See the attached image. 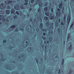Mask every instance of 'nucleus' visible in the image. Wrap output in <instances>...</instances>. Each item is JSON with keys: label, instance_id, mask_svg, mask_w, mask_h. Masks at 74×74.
<instances>
[{"label": "nucleus", "instance_id": "c03bdc74", "mask_svg": "<svg viewBox=\"0 0 74 74\" xmlns=\"http://www.w3.org/2000/svg\"><path fill=\"white\" fill-rule=\"evenodd\" d=\"M42 31H46V29H42Z\"/></svg>", "mask_w": 74, "mask_h": 74}, {"label": "nucleus", "instance_id": "9d476101", "mask_svg": "<svg viewBox=\"0 0 74 74\" xmlns=\"http://www.w3.org/2000/svg\"><path fill=\"white\" fill-rule=\"evenodd\" d=\"M50 19H54V17L53 16H52L51 17H50Z\"/></svg>", "mask_w": 74, "mask_h": 74}, {"label": "nucleus", "instance_id": "de8ad7c7", "mask_svg": "<svg viewBox=\"0 0 74 74\" xmlns=\"http://www.w3.org/2000/svg\"><path fill=\"white\" fill-rule=\"evenodd\" d=\"M21 8L22 9H23L24 8V7H23V6H21Z\"/></svg>", "mask_w": 74, "mask_h": 74}, {"label": "nucleus", "instance_id": "69168bd1", "mask_svg": "<svg viewBox=\"0 0 74 74\" xmlns=\"http://www.w3.org/2000/svg\"><path fill=\"white\" fill-rule=\"evenodd\" d=\"M26 46H27L28 45V44H26Z\"/></svg>", "mask_w": 74, "mask_h": 74}, {"label": "nucleus", "instance_id": "aec40b11", "mask_svg": "<svg viewBox=\"0 0 74 74\" xmlns=\"http://www.w3.org/2000/svg\"><path fill=\"white\" fill-rule=\"evenodd\" d=\"M64 58H63L62 60V65H63V64H64Z\"/></svg>", "mask_w": 74, "mask_h": 74}, {"label": "nucleus", "instance_id": "79ce46f5", "mask_svg": "<svg viewBox=\"0 0 74 74\" xmlns=\"http://www.w3.org/2000/svg\"><path fill=\"white\" fill-rule=\"evenodd\" d=\"M36 30L37 32L39 30V28H37Z\"/></svg>", "mask_w": 74, "mask_h": 74}, {"label": "nucleus", "instance_id": "6e6d98bb", "mask_svg": "<svg viewBox=\"0 0 74 74\" xmlns=\"http://www.w3.org/2000/svg\"><path fill=\"white\" fill-rule=\"evenodd\" d=\"M20 30H24V29L23 28H21Z\"/></svg>", "mask_w": 74, "mask_h": 74}, {"label": "nucleus", "instance_id": "052dcab7", "mask_svg": "<svg viewBox=\"0 0 74 74\" xmlns=\"http://www.w3.org/2000/svg\"><path fill=\"white\" fill-rule=\"evenodd\" d=\"M32 18H31L30 19V21H32Z\"/></svg>", "mask_w": 74, "mask_h": 74}, {"label": "nucleus", "instance_id": "1a4fd4ad", "mask_svg": "<svg viewBox=\"0 0 74 74\" xmlns=\"http://www.w3.org/2000/svg\"><path fill=\"white\" fill-rule=\"evenodd\" d=\"M43 23H40V28H42L43 27Z\"/></svg>", "mask_w": 74, "mask_h": 74}, {"label": "nucleus", "instance_id": "412c9836", "mask_svg": "<svg viewBox=\"0 0 74 74\" xmlns=\"http://www.w3.org/2000/svg\"><path fill=\"white\" fill-rule=\"evenodd\" d=\"M7 42V40L6 39H4V40H3V43H5V42Z\"/></svg>", "mask_w": 74, "mask_h": 74}, {"label": "nucleus", "instance_id": "423d86ee", "mask_svg": "<svg viewBox=\"0 0 74 74\" xmlns=\"http://www.w3.org/2000/svg\"><path fill=\"white\" fill-rule=\"evenodd\" d=\"M25 1L26 2L25 3H24V4L25 5H27L28 4V3L27 2H28V0H25Z\"/></svg>", "mask_w": 74, "mask_h": 74}, {"label": "nucleus", "instance_id": "58836bf2", "mask_svg": "<svg viewBox=\"0 0 74 74\" xmlns=\"http://www.w3.org/2000/svg\"><path fill=\"white\" fill-rule=\"evenodd\" d=\"M51 12H52L53 11V8H52L51 9Z\"/></svg>", "mask_w": 74, "mask_h": 74}, {"label": "nucleus", "instance_id": "5701e85b", "mask_svg": "<svg viewBox=\"0 0 74 74\" xmlns=\"http://www.w3.org/2000/svg\"><path fill=\"white\" fill-rule=\"evenodd\" d=\"M68 36L67 37V39L69 40V38H70V34H68Z\"/></svg>", "mask_w": 74, "mask_h": 74}, {"label": "nucleus", "instance_id": "c9c22d12", "mask_svg": "<svg viewBox=\"0 0 74 74\" xmlns=\"http://www.w3.org/2000/svg\"><path fill=\"white\" fill-rule=\"evenodd\" d=\"M34 2V0H32L31 1V3H33Z\"/></svg>", "mask_w": 74, "mask_h": 74}, {"label": "nucleus", "instance_id": "49530a36", "mask_svg": "<svg viewBox=\"0 0 74 74\" xmlns=\"http://www.w3.org/2000/svg\"><path fill=\"white\" fill-rule=\"evenodd\" d=\"M5 20V18H3L2 19V21H3V22H4Z\"/></svg>", "mask_w": 74, "mask_h": 74}, {"label": "nucleus", "instance_id": "f8f14e48", "mask_svg": "<svg viewBox=\"0 0 74 74\" xmlns=\"http://www.w3.org/2000/svg\"><path fill=\"white\" fill-rule=\"evenodd\" d=\"M35 60H36V63L37 64H38V58L37 57H36L35 58Z\"/></svg>", "mask_w": 74, "mask_h": 74}, {"label": "nucleus", "instance_id": "680f3d73", "mask_svg": "<svg viewBox=\"0 0 74 74\" xmlns=\"http://www.w3.org/2000/svg\"><path fill=\"white\" fill-rule=\"evenodd\" d=\"M65 41H64V45H65Z\"/></svg>", "mask_w": 74, "mask_h": 74}, {"label": "nucleus", "instance_id": "37998d69", "mask_svg": "<svg viewBox=\"0 0 74 74\" xmlns=\"http://www.w3.org/2000/svg\"><path fill=\"white\" fill-rule=\"evenodd\" d=\"M2 15H0V20H1V19L2 18Z\"/></svg>", "mask_w": 74, "mask_h": 74}, {"label": "nucleus", "instance_id": "4c0bfd02", "mask_svg": "<svg viewBox=\"0 0 74 74\" xmlns=\"http://www.w3.org/2000/svg\"><path fill=\"white\" fill-rule=\"evenodd\" d=\"M73 23H72L71 24V27H72L73 26Z\"/></svg>", "mask_w": 74, "mask_h": 74}, {"label": "nucleus", "instance_id": "4be33fe9", "mask_svg": "<svg viewBox=\"0 0 74 74\" xmlns=\"http://www.w3.org/2000/svg\"><path fill=\"white\" fill-rule=\"evenodd\" d=\"M48 17H47L46 16H45V17H44V19L45 20H47L48 19Z\"/></svg>", "mask_w": 74, "mask_h": 74}, {"label": "nucleus", "instance_id": "39448f33", "mask_svg": "<svg viewBox=\"0 0 74 74\" xmlns=\"http://www.w3.org/2000/svg\"><path fill=\"white\" fill-rule=\"evenodd\" d=\"M15 12V10L14 9H12L11 10V12L12 14H14V12Z\"/></svg>", "mask_w": 74, "mask_h": 74}, {"label": "nucleus", "instance_id": "a19ab883", "mask_svg": "<svg viewBox=\"0 0 74 74\" xmlns=\"http://www.w3.org/2000/svg\"><path fill=\"white\" fill-rule=\"evenodd\" d=\"M60 28H58V32H60Z\"/></svg>", "mask_w": 74, "mask_h": 74}, {"label": "nucleus", "instance_id": "c85d7f7f", "mask_svg": "<svg viewBox=\"0 0 74 74\" xmlns=\"http://www.w3.org/2000/svg\"><path fill=\"white\" fill-rule=\"evenodd\" d=\"M66 15L65 14V15H64V19H66Z\"/></svg>", "mask_w": 74, "mask_h": 74}, {"label": "nucleus", "instance_id": "b1692460", "mask_svg": "<svg viewBox=\"0 0 74 74\" xmlns=\"http://www.w3.org/2000/svg\"><path fill=\"white\" fill-rule=\"evenodd\" d=\"M16 14L18 15H19L20 13H19V12L16 11Z\"/></svg>", "mask_w": 74, "mask_h": 74}, {"label": "nucleus", "instance_id": "864d4df0", "mask_svg": "<svg viewBox=\"0 0 74 74\" xmlns=\"http://www.w3.org/2000/svg\"><path fill=\"white\" fill-rule=\"evenodd\" d=\"M40 17L42 15V13H40Z\"/></svg>", "mask_w": 74, "mask_h": 74}, {"label": "nucleus", "instance_id": "2eb2a0df", "mask_svg": "<svg viewBox=\"0 0 74 74\" xmlns=\"http://www.w3.org/2000/svg\"><path fill=\"white\" fill-rule=\"evenodd\" d=\"M17 18V15H15L14 16V17H13V18H14V19H15V18Z\"/></svg>", "mask_w": 74, "mask_h": 74}, {"label": "nucleus", "instance_id": "393cba45", "mask_svg": "<svg viewBox=\"0 0 74 74\" xmlns=\"http://www.w3.org/2000/svg\"><path fill=\"white\" fill-rule=\"evenodd\" d=\"M52 37H50L49 38V41H51L52 40Z\"/></svg>", "mask_w": 74, "mask_h": 74}, {"label": "nucleus", "instance_id": "7c9ffc66", "mask_svg": "<svg viewBox=\"0 0 74 74\" xmlns=\"http://www.w3.org/2000/svg\"><path fill=\"white\" fill-rule=\"evenodd\" d=\"M38 12H41V10L40 8H38Z\"/></svg>", "mask_w": 74, "mask_h": 74}, {"label": "nucleus", "instance_id": "a211bd4d", "mask_svg": "<svg viewBox=\"0 0 74 74\" xmlns=\"http://www.w3.org/2000/svg\"><path fill=\"white\" fill-rule=\"evenodd\" d=\"M1 8H3V4H1Z\"/></svg>", "mask_w": 74, "mask_h": 74}, {"label": "nucleus", "instance_id": "f257e3e1", "mask_svg": "<svg viewBox=\"0 0 74 74\" xmlns=\"http://www.w3.org/2000/svg\"><path fill=\"white\" fill-rule=\"evenodd\" d=\"M71 20V17L70 15H68L67 16V23L69 25L70 22V20Z\"/></svg>", "mask_w": 74, "mask_h": 74}, {"label": "nucleus", "instance_id": "6e6552de", "mask_svg": "<svg viewBox=\"0 0 74 74\" xmlns=\"http://www.w3.org/2000/svg\"><path fill=\"white\" fill-rule=\"evenodd\" d=\"M12 1H11V0H9L8 1V4H11V3H12Z\"/></svg>", "mask_w": 74, "mask_h": 74}, {"label": "nucleus", "instance_id": "13d9d810", "mask_svg": "<svg viewBox=\"0 0 74 74\" xmlns=\"http://www.w3.org/2000/svg\"><path fill=\"white\" fill-rule=\"evenodd\" d=\"M12 48H11V47H9V49H12Z\"/></svg>", "mask_w": 74, "mask_h": 74}, {"label": "nucleus", "instance_id": "ddd939ff", "mask_svg": "<svg viewBox=\"0 0 74 74\" xmlns=\"http://www.w3.org/2000/svg\"><path fill=\"white\" fill-rule=\"evenodd\" d=\"M16 27V25H13L11 27V28H12V29H14V28H15Z\"/></svg>", "mask_w": 74, "mask_h": 74}, {"label": "nucleus", "instance_id": "f3484780", "mask_svg": "<svg viewBox=\"0 0 74 74\" xmlns=\"http://www.w3.org/2000/svg\"><path fill=\"white\" fill-rule=\"evenodd\" d=\"M56 24L57 26H58V21H56Z\"/></svg>", "mask_w": 74, "mask_h": 74}, {"label": "nucleus", "instance_id": "0e129e2a", "mask_svg": "<svg viewBox=\"0 0 74 74\" xmlns=\"http://www.w3.org/2000/svg\"><path fill=\"white\" fill-rule=\"evenodd\" d=\"M13 63H15V62L14 60L13 61Z\"/></svg>", "mask_w": 74, "mask_h": 74}, {"label": "nucleus", "instance_id": "09e8293b", "mask_svg": "<svg viewBox=\"0 0 74 74\" xmlns=\"http://www.w3.org/2000/svg\"><path fill=\"white\" fill-rule=\"evenodd\" d=\"M6 21H7V22H9V20H8V18L6 19Z\"/></svg>", "mask_w": 74, "mask_h": 74}, {"label": "nucleus", "instance_id": "20e7f679", "mask_svg": "<svg viewBox=\"0 0 74 74\" xmlns=\"http://www.w3.org/2000/svg\"><path fill=\"white\" fill-rule=\"evenodd\" d=\"M28 51L31 52V51H32V49H31V47H29L28 48Z\"/></svg>", "mask_w": 74, "mask_h": 74}, {"label": "nucleus", "instance_id": "3c124183", "mask_svg": "<svg viewBox=\"0 0 74 74\" xmlns=\"http://www.w3.org/2000/svg\"><path fill=\"white\" fill-rule=\"evenodd\" d=\"M60 69H59L58 71V74H60Z\"/></svg>", "mask_w": 74, "mask_h": 74}, {"label": "nucleus", "instance_id": "7ed1b4c3", "mask_svg": "<svg viewBox=\"0 0 74 74\" xmlns=\"http://www.w3.org/2000/svg\"><path fill=\"white\" fill-rule=\"evenodd\" d=\"M7 14H9L10 13V11L9 10H7L6 11Z\"/></svg>", "mask_w": 74, "mask_h": 74}, {"label": "nucleus", "instance_id": "9b49d317", "mask_svg": "<svg viewBox=\"0 0 74 74\" xmlns=\"http://www.w3.org/2000/svg\"><path fill=\"white\" fill-rule=\"evenodd\" d=\"M44 11H47L48 10V8L47 7H45V8H44Z\"/></svg>", "mask_w": 74, "mask_h": 74}, {"label": "nucleus", "instance_id": "f704fd0d", "mask_svg": "<svg viewBox=\"0 0 74 74\" xmlns=\"http://www.w3.org/2000/svg\"><path fill=\"white\" fill-rule=\"evenodd\" d=\"M7 8L8 9H10V7L9 6H8Z\"/></svg>", "mask_w": 74, "mask_h": 74}, {"label": "nucleus", "instance_id": "72a5a7b5", "mask_svg": "<svg viewBox=\"0 0 74 74\" xmlns=\"http://www.w3.org/2000/svg\"><path fill=\"white\" fill-rule=\"evenodd\" d=\"M61 11L60 9H59V8H58L57 9V11L58 12H60Z\"/></svg>", "mask_w": 74, "mask_h": 74}, {"label": "nucleus", "instance_id": "bf43d9fd", "mask_svg": "<svg viewBox=\"0 0 74 74\" xmlns=\"http://www.w3.org/2000/svg\"><path fill=\"white\" fill-rule=\"evenodd\" d=\"M46 41H44V43L45 44H46Z\"/></svg>", "mask_w": 74, "mask_h": 74}, {"label": "nucleus", "instance_id": "603ef678", "mask_svg": "<svg viewBox=\"0 0 74 74\" xmlns=\"http://www.w3.org/2000/svg\"><path fill=\"white\" fill-rule=\"evenodd\" d=\"M32 8H29V10L30 11L32 10Z\"/></svg>", "mask_w": 74, "mask_h": 74}, {"label": "nucleus", "instance_id": "4d7b16f0", "mask_svg": "<svg viewBox=\"0 0 74 74\" xmlns=\"http://www.w3.org/2000/svg\"><path fill=\"white\" fill-rule=\"evenodd\" d=\"M1 60H3L2 61H4L5 60V59H3V58H1Z\"/></svg>", "mask_w": 74, "mask_h": 74}, {"label": "nucleus", "instance_id": "bb28decb", "mask_svg": "<svg viewBox=\"0 0 74 74\" xmlns=\"http://www.w3.org/2000/svg\"><path fill=\"white\" fill-rule=\"evenodd\" d=\"M45 15H46L47 16H49V14L48 13H45Z\"/></svg>", "mask_w": 74, "mask_h": 74}, {"label": "nucleus", "instance_id": "cd10ccee", "mask_svg": "<svg viewBox=\"0 0 74 74\" xmlns=\"http://www.w3.org/2000/svg\"><path fill=\"white\" fill-rule=\"evenodd\" d=\"M49 23L48 22H47V23H46V26H48L49 25Z\"/></svg>", "mask_w": 74, "mask_h": 74}, {"label": "nucleus", "instance_id": "6ab92c4d", "mask_svg": "<svg viewBox=\"0 0 74 74\" xmlns=\"http://www.w3.org/2000/svg\"><path fill=\"white\" fill-rule=\"evenodd\" d=\"M18 6H19V5H15V7H14V8H18Z\"/></svg>", "mask_w": 74, "mask_h": 74}, {"label": "nucleus", "instance_id": "a18cd8bd", "mask_svg": "<svg viewBox=\"0 0 74 74\" xmlns=\"http://www.w3.org/2000/svg\"><path fill=\"white\" fill-rule=\"evenodd\" d=\"M43 34L44 36H46V33H43Z\"/></svg>", "mask_w": 74, "mask_h": 74}, {"label": "nucleus", "instance_id": "c756f323", "mask_svg": "<svg viewBox=\"0 0 74 74\" xmlns=\"http://www.w3.org/2000/svg\"><path fill=\"white\" fill-rule=\"evenodd\" d=\"M61 25H64V23H63V22H62L61 23Z\"/></svg>", "mask_w": 74, "mask_h": 74}, {"label": "nucleus", "instance_id": "2f4dec72", "mask_svg": "<svg viewBox=\"0 0 74 74\" xmlns=\"http://www.w3.org/2000/svg\"><path fill=\"white\" fill-rule=\"evenodd\" d=\"M39 2H40L39 0H37L36 1V3H39Z\"/></svg>", "mask_w": 74, "mask_h": 74}, {"label": "nucleus", "instance_id": "5fc2aeb1", "mask_svg": "<svg viewBox=\"0 0 74 74\" xmlns=\"http://www.w3.org/2000/svg\"><path fill=\"white\" fill-rule=\"evenodd\" d=\"M64 22H65L66 21V19H64Z\"/></svg>", "mask_w": 74, "mask_h": 74}, {"label": "nucleus", "instance_id": "e433bc0d", "mask_svg": "<svg viewBox=\"0 0 74 74\" xmlns=\"http://www.w3.org/2000/svg\"><path fill=\"white\" fill-rule=\"evenodd\" d=\"M70 48L71 47V49H72V45H71V44L70 45Z\"/></svg>", "mask_w": 74, "mask_h": 74}, {"label": "nucleus", "instance_id": "4468645a", "mask_svg": "<svg viewBox=\"0 0 74 74\" xmlns=\"http://www.w3.org/2000/svg\"><path fill=\"white\" fill-rule=\"evenodd\" d=\"M19 31V29L18 28H16L14 30V31L15 32H18V31Z\"/></svg>", "mask_w": 74, "mask_h": 74}, {"label": "nucleus", "instance_id": "ea45409f", "mask_svg": "<svg viewBox=\"0 0 74 74\" xmlns=\"http://www.w3.org/2000/svg\"><path fill=\"white\" fill-rule=\"evenodd\" d=\"M60 18H59L58 19V22L60 23Z\"/></svg>", "mask_w": 74, "mask_h": 74}, {"label": "nucleus", "instance_id": "0eeeda50", "mask_svg": "<svg viewBox=\"0 0 74 74\" xmlns=\"http://www.w3.org/2000/svg\"><path fill=\"white\" fill-rule=\"evenodd\" d=\"M60 14L61 13L60 12H56V15L57 16H60Z\"/></svg>", "mask_w": 74, "mask_h": 74}, {"label": "nucleus", "instance_id": "338daca9", "mask_svg": "<svg viewBox=\"0 0 74 74\" xmlns=\"http://www.w3.org/2000/svg\"><path fill=\"white\" fill-rule=\"evenodd\" d=\"M1 22H0V25H1Z\"/></svg>", "mask_w": 74, "mask_h": 74}, {"label": "nucleus", "instance_id": "473e14b6", "mask_svg": "<svg viewBox=\"0 0 74 74\" xmlns=\"http://www.w3.org/2000/svg\"><path fill=\"white\" fill-rule=\"evenodd\" d=\"M48 4V3L46 2L45 5H44V6H46Z\"/></svg>", "mask_w": 74, "mask_h": 74}, {"label": "nucleus", "instance_id": "774afa93", "mask_svg": "<svg viewBox=\"0 0 74 74\" xmlns=\"http://www.w3.org/2000/svg\"><path fill=\"white\" fill-rule=\"evenodd\" d=\"M47 42L48 43L49 42V41H47Z\"/></svg>", "mask_w": 74, "mask_h": 74}, {"label": "nucleus", "instance_id": "e2e57ef3", "mask_svg": "<svg viewBox=\"0 0 74 74\" xmlns=\"http://www.w3.org/2000/svg\"><path fill=\"white\" fill-rule=\"evenodd\" d=\"M26 44H28V41H26Z\"/></svg>", "mask_w": 74, "mask_h": 74}, {"label": "nucleus", "instance_id": "f03ea898", "mask_svg": "<svg viewBox=\"0 0 74 74\" xmlns=\"http://www.w3.org/2000/svg\"><path fill=\"white\" fill-rule=\"evenodd\" d=\"M62 3H60V4H59V5H58V7H59V8H62Z\"/></svg>", "mask_w": 74, "mask_h": 74}, {"label": "nucleus", "instance_id": "a878e982", "mask_svg": "<svg viewBox=\"0 0 74 74\" xmlns=\"http://www.w3.org/2000/svg\"><path fill=\"white\" fill-rule=\"evenodd\" d=\"M72 73V71H71V69H70L69 72V74H71Z\"/></svg>", "mask_w": 74, "mask_h": 74}, {"label": "nucleus", "instance_id": "dca6fc26", "mask_svg": "<svg viewBox=\"0 0 74 74\" xmlns=\"http://www.w3.org/2000/svg\"><path fill=\"white\" fill-rule=\"evenodd\" d=\"M42 3L41 2H40V3H39V6H42Z\"/></svg>", "mask_w": 74, "mask_h": 74}, {"label": "nucleus", "instance_id": "8fccbe9b", "mask_svg": "<svg viewBox=\"0 0 74 74\" xmlns=\"http://www.w3.org/2000/svg\"><path fill=\"white\" fill-rule=\"evenodd\" d=\"M69 50H71V47H70H70H69Z\"/></svg>", "mask_w": 74, "mask_h": 74}]
</instances>
